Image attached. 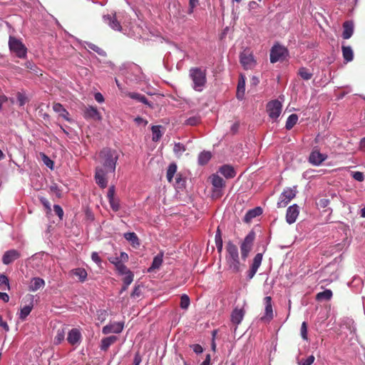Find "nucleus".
Listing matches in <instances>:
<instances>
[{
  "mask_svg": "<svg viewBox=\"0 0 365 365\" xmlns=\"http://www.w3.org/2000/svg\"><path fill=\"white\" fill-rule=\"evenodd\" d=\"M25 66L26 68L31 70V71H33L34 72H35L36 73H37V71H36V66H35V64H34L31 61H27L26 63H25Z\"/></svg>",
  "mask_w": 365,
  "mask_h": 365,
  "instance_id": "nucleus-60",
  "label": "nucleus"
},
{
  "mask_svg": "<svg viewBox=\"0 0 365 365\" xmlns=\"http://www.w3.org/2000/svg\"><path fill=\"white\" fill-rule=\"evenodd\" d=\"M342 37L344 39H349L354 33V24L351 21H346L343 24Z\"/></svg>",
  "mask_w": 365,
  "mask_h": 365,
  "instance_id": "nucleus-20",
  "label": "nucleus"
},
{
  "mask_svg": "<svg viewBox=\"0 0 365 365\" xmlns=\"http://www.w3.org/2000/svg\"><path fill=\"white\" fill-rule=\"evenodd\" d=\"M215 244L219 252H222V239L221 236V232L220 228L218 227L215 235Z\"/></svg>",
  "mask_w": 365,
  "mask_h": 365,
  "instance_id": "nucleus-40",
  "label": "nucleus"
},
{
  "mask_svg": "<svg viewBox=\"0 0 365 365\" xmlns=\"http://www.w3.org/2000/svg\"><path fill=\"white\" fill-rule=\"evenodd\" d=\"M200 121V119L197 116H193L187 118L185 121V124L188 125H197Z\"/></svg>",
  "mask_w": 365,
  "mask_h": 365,
  "instance_id": "nucleus-49",
  "label": "nucleus"
},
{
  "mask_svg": "<svg viewBox=\"0 0 365 365\" xmlns=\"http://www.w3.org/2000/svg\"><path fill=\"white\" fill-rule=\"evenodd\" d=\"M73 275L78 277L81 282H84L87 277V272L83 268H76L71 270Z\"/></svg>",
  "mask_w": 365,
  "mask_h": 365,
  "instance_id": "nucleus-33",
  "label": "nucleus"
},
{
  "mask_svg": "<svg viewBox=\"0 0 365 365\" xmlns=\"http://www.w3.org/2000/svg\"><path fill=\"white\" fill-rule=\"evenodd\" d=\"M67 341L71 346H78L82 340L81 331L77 328H73L68 332Z\"/></svg>",
  "mask_w": 365,
  "mask_h": 365,
  "instance_id": "nucleus-14",
  "label": "nucleus"
},
{
  "mask_svg": "<svg viewBox=\"0 0 365 365\" xmlns=\"http://www.w3.org/2000/svg\"><path fill=\"white\" fill-rule=\"evenodd\" d=\"M119 257V260L120 262H127L128 260V255L127 253L124 252H120V257Z\"/></svg>",
  "mask_w": 365,
  "mask_h": 365,
  "instance_id": "nucleus-63",
  "label": "nucleus"
},
{
  "mask_svg": "<svg viewBox=\"0 0 365 365\" xmlns=\"http://www.w3.org/2000/svg\"><path fill=\"white\" fill-rule=\"evenodd\" d=\"M210 178L214 187L212 195L217 197H221L222 193L220 190L225 187V181L216 174H213Z\"/></svg>",
  "mask_w": 365,
  "mask_h": 365,
  "instance_id": "nucleus-10",
  "label": "nucleus"
},
{
  "mask_svg": "<svg viewBox=\"0 0 365 365\" xmlns=\"http://www.w3.org/2000/svg\"><path fill=\"white\" fill-rule=\"evenodd\" d=\"M192 350L196 354H201L203 351V349L200 344H193L192 346Z\"/></svg>",
  "mask_w": 365,
  "mask_h": 365,
  "instance_id": "nucleus-61",
  "label": "nucleus"
},
{
  "mask_svg": "<svg viewBox=\"0 0 365 365\" xmlns=\"http://www.w3.org/2000/svg\"><path fill=\"white\" fill-rule=\"evenodd\" d=\"M26 304L21 309L19 319L24 321L31 313L34 307V297L32 294H27L24 298Z\"/></svg>",
  "mask_w": 365,
  "mask_h": 365,
  "instance_id": "nucleus-7",
  "label": "nucleus"
},
{
  "mask_svg": "<svg viewBox=\"0 0 365 365\" xmlns=\"http://www.w3.org/2000/svg\"><path fill=\"white\" fill-rule=\"evenodd\" d=\"M252 247L249 245H246L244 242H242L240 245V251H241V258L243 261H245L247 258L249 253L252 250Z\"/></svg>",
  "mask_w": 365,
  "mask_h": 365,
  "instance_id": "nucleus-34",
  "label": "nucleus"
},
{
  "mask_svg": "<svg viewBox=\"0 0 365 365\" xmlns=\"http://www.w3.org/2000/svg\"><path fill=\"white\" fill-rule=\"evenodd\" d=\"M50 190L55 193L56 195L58 197H61V190L58 187V185L56 183H53L51 186H50Z\"/></svg>",
  "mask_w": 365,
  "mask_h": 365,
  "instance_id": "nucleus-52",
  "label": "nucleus"
},
{
  "mask_svg": "<svg viewBox=\"0 0 365 365\" xmlns=\"http://www.w3.org/2000/svg\"><path fill=\"white\" fill-rule=\"evenodd\" d=\"M115 187L110 186L108 188V193H107V197L108 200H110L111 199H113L115 197Z\"/></svg>",
  "mask_w": 365,
  "mask_h": 365,
  "instance_id": "nucleus-59",
  "label": "nucleus"
},
{
  "mask_svg": "<svg viewBox=\"0 0 365 365\" xmlns=\"http://www.w3.org/2000/svg\"><path fill=\"white\" fill-rule=\"evenodd\" d=\"M119 274L123 275L130 272V270L122 262L117 264L115 267Z\"/></svg>",
  "mask_w": 365,
  "mask_h": 365,
  "instance_id": "nucleus-45",
  "label": "nucleus"
},
{
  "mask_svg": "<svg viewBox=\"0 0 365 365\" xmlns=\"http://www.w3.org/2000/svg\"><path fill=\"white\" fill-rule=\"evenodd\" d=\"M206 70L198 67L191 68L189 71V76L191 78L192 88L196 91H202L207 83Z\"/></svg>",
  "mask_w": 365,
  "mask_h": 365,
  "instance_id": "nucleus-3",
  "label": "nucleus"
},
{
  "mask_svg": "<svg viewBox=\"0 0 365 365\" xmlns=\"http://www.w3.org/2000/svg\"><path fill=\"white\" fill-rule=\"evenodd\" d=\"M226 264L228 269L232 273H238L242 271V267H245L244 263L240 261L237 247L231 241H229L226 245Z\"/></svg>",
  "mask_w": 365,
  "mask_h": 365,
  "instance_id": "nucleus-2",
  "label": "nucleus"
},
{
  "mask_svg": "<svg viewBox=\"0 0 365 365\" xmlns=\"http://www.w3.org/2000/svg\"><path fill=\"white\" fill-rule=\"evenodd\" d=\"M109 262H111L112 264H113L115 265V267H117V264H120V262L119 260V257H110L108 259Z\"/></svg>",
  "mask_w": 365,
  "mask_h": 365,
  "instance_id": "nucleus-64",
  "label": "nucleus"
},
{
  "mask_svg": "<svg viewBox=\"0 0 365 365\" xmlns=\"http://www.w3.org/2000/svg\"><path fill=\"white\" fill-rule=\"evenodd\" d=\"M163 253L160 252L158 254L153 260L151 266L148 268V272L153 271L160 268L163 263Z\"/></svg>",
  "mask_w": 365,
  "mask_h": 365,
  "instance_id": "nucleus-29",
  "label": "nucleus"
},
{
  "mask_svg": "<svg viewBox=\"0 0 365 365\" xmlns=\"http://www.w3.org/2000/svg\"><path fill=\"white\" fill-rule=\"evenodd\" d=\"M21 255L19 251L16 250H10L6 251L2 257V262L4 264H9L14 260L19 259Z\"/></svg>",
  "mask_w": 365,
  "mask_h": 365,
  "instance_id": "nucleus-18",
  "label": "nucleus"
},
{
  "mask_svg": "<svg viewBox=\"0 0 365 365\" xmlns=\"http://www.w3.org/2000/svg\"><path fill=\"white\" fill-rule=\"evenodd\" d=\"M91 259L96 262L97 264H100L101 262V259L98 255V254L96 252H93L91 255Z\"/></svg>",
  "mask_w": 365,
  "mask_h": 365,
  "instance_id": "nucleus-62",
  "label": "nucleus"
},
{
  "mask_svg": "<svg viewBox=\"0 0 365 365\" xmlns=\"http://www.w3.org/2000/svg\"><path fill=\"white\" fill-rule=\"evenodd\" d=\"M127 96L132 99L136 100L137 101L141 102L143 104L148 106L150 108L153 107L152 104L148 102V99L144 95L135 92H129L128 93Z\"/></svg>",
  "mask_w": 365,
  "mask_h": 365,
  "instance_id": "nucleus-28",
  "label": "nucleus"
},
{
  "mask_svg": "<svg viewBox=\"0 0 365 365\" xmlns=\"http://www.w3.org/2000/svg\"><path fill=\"white\" fill-rule=\"evenodd\" d=\"M297 194V187H287L281 193L279 201L277 202V207L279 208L285 207L289 202L295 197Z\"/></svg>",
  "mask_w": 365,
  "mask_h": 365,
  "instance_id": "nucleus-6",
  "label": "nucleus"
},
{
  "mask_svg": "<svg viewBox=\"0 0 365 365\" xmlns=\"http://www.w3.org/2000/svg\"><path fill=\"white\" fill-rule=\"evenodd\" d=\"M124 237L126 240L129 241L134 247L140 245L138 237L135 232H126L124 234Z\"/></svg>",
  "mask_w": 365,
  "mask_h": 365,
  "instance_id": "nucleus-32",
  "label": "nucleus"
},
{
  "mask_svg": "<svg viewBox=\"0 0 365 365\" xmlns=\"http://www.w3.org/2000/svg\"><path fill=\"white\" fill-rule=\"evenodd\" d=\"M240 63L245 69H251L255 66V61L252 54L247 50L241 53Z\"/></svg>",
  "mask_w": 365,
  "mask_h": 365,
  "instance_id": "nucleus-12",
  "label": "nucleus"
},
{
  "mask_svg": "<svg viewBox=\"0 0 365 365\" xmlns=\"http://www.w3.org/2000/svg\"><path fill=\"white\" fill-rule=\"evenodd\" d=\"M314 356L310 355L306 359H302L298 362V365H312L314 361Z\"/></svg>",
  "mask_w": 365,
  "mask_h": 365,
  "instance_id": "nucleus-48",
  "label": "nucleus"
},
{
  "mask_svg": "<svg viewBox=\"0 0 365 365\" xmlns=\"http://www.w3.org/2000/svg\"><path fill=\"white\" fill-rule=\"evenodd\" d=\"M288 55L287 49L277 43L270 50V62L274 63L277 61H284Z\"/></svg>",
  "mask_w": 365,
  "mask_h": 365,
  "instance_id": "nucleus-5",
  "label": "nucleus"
},
{
  "mask_svg": "<svg viewBox=\"0 0 365 365\" xmlns=\"http://www.w3.org/2000/svg\"><path fill=\"white\" fill-rule=\"evenodd\" d=\"M341 50H342V55H343L344 59L346 62L351 61L354 58V53H353V51H352L351 46H342Z\"/></svg>",
  "mask_w": 365,
  "mask_h": 365,
  "instance_id": "nucleus-30",
  "label": "nucleus"
},
{
  "mask_svg": "<svg viewBox=\"0 0 365 365\" xmlns=\"http://www.w3.org/2000/svg\"><path fill=\"white\" fill-rule=\"evenodd\" d=\"M264 303L265 305L264 315L261 317L263 322H269L274 318V312L272 304V297L268 296L264 298Z\"/></svg>",
  "mask_w": 365,
  "mask_h": 365,
  "instance_id": "nucleus-13",
  "label": "nucleus"
},
{
  "mask_svg": "<svg viewBox=\"0 0 365 365\" xmlns=\"http://www.w3.org/2000/svg\"><path fill=\"white\" fill-rule=\"evenodd\" d=\"M220 173L226 178H233L236 175L234 168L230 165H224L220 168Z\"/></svg>",
  "mask_w": 365,
  "mask_h": 365,
  "instance_id": "nucleus-24",
  "label": "nucleus"
},
{
  "mask_svg": "<svg viewBox=\"0 0 365 365\" xmlns=\"http://www.w3.org/2000/svg\"><path fill=\"white\" fill-rule=\"evenodd\" d=\"M282 105L278 100H274L269 102L267 105V111L269 116L276 120L279 116L282 111Z\"/></svg>",
  "mask_w": 365,
  "mask_h": 365,
  "instance_id": "nucleus-8",
  "label": "nucleus"
},
{
  "mask_svg": "<svg viewBox=\"0 0 365 365\" xmlns=\"http://www.w3.org/2000/svg\"><path fill=\"white\" fill-rule=\"evenodd\" d=\"M184 151H185V147L182 144L180 143H177L175 144L173 148V152L178 158H180L182 155V153Z\"/></svg>",
  "mask_w": 365,
  "mask_h": 365,
  "instance_id": "nucleus-41",
  "label": "nucleus"
},
{
  "mask_svg": "<svg viewBox=\"0 0 365 365\" xmlns=\"http://www.w3.org/2000/svg\"><path fill=\"white\" fill-rule=\"evenodd\" d=\"M9 46L10 51L20 58H24L26 56L27 48L21 40L14 36H10L9 40Z\"/></svg>",
  "mask_w": 365,
  "mask_h": 365,
  "instance_id": "nucleus-4",
  "label": "nucleus"
},
{
  "mask_svg": "<svg viewBox=\"0 0 365 365\" xmlns=\"http://www.w3.org/2000/svg\"><path fill=\"white\" fill-rule=\"evenodd\" d=\"M299 213V207L296 204L288 207L286 214V220L289 224L294 223Z\"/></svg>",
  "mask_w": 365,
  "mask_h": 365,
  "instance_id": "nucleus-17",
  "label": "nucleus"
},
{
  "mask_svg": "<svg viewBox=\"0 0 365 365\" xmlns=\"http://www.w3.org/2000/svg\"><path fill=\"white\" fill-rule=\"evenodd\" d=\"M118 340V337L116 336H110L106 338H103L101 340V344L100 348L101 350L106 351L108 349L110 345L113 344Z\"/></svg>",
  "mask_w": 365,
  "mask_h": 365,
  "instance_id": "nucleus-26",
  "label": "nucleus"
},
{
  "mask_svg": "<svg viewBox=\"0 0 365 365\" xmlns=\"http://www.w3.org/2000/svg\"><path fill=\"white\" fill-rule=\"evenodd\" d=\"M45 286V281L40 277H34L31 279L29 289L31 292H36Z\"/></svg>",
  "mask_w": 365,
  "mask_h": 365,
  "instance_id": "nucleus-23",
  "label": "nucleus"
},
{
  "mask_svg": "<svg viewBox=\"0 0 365 365\" xmlns=\"http://www.w3.org/2000/svg\"><path fill=\"white\" fill-rule=\"evenodd\" d=\"M124 328V322H113L103 327L102 332L104 334L110 333L119 334Z\"/></svg>",
  "mask_w": 365,
  "mask_h": 365,
  "instance_id": "nucleus-15",
  "label": "nucleus"
},
{
  "mask_svg": "<svg viewBox=\"0 0 365 365\" xmlns=\"http://www.w3.org/2000/svg\"><path fill=\"white\" fill-rule=\"evenodd\" d=\"M190 305V299L187 295L183 294L180 298V307L187 309Z\"/></svg>",
  "mask_w": 365,
  "mask_h": 365,
  "instance_id": "nucleus-44",
  "label": "nucleus"
},
{
  "mask_svg": "<svg viewBox=\"0 0 365 365\" xmlns=\"http://www.w3.org/2000/svg\"><path fill=\"white\" fill-rule=\"evenodd\" d=\"M255 239V233L253 231L250 232L245 237L242 242H244L246 245H249L251 247L253 246V242Z\"/></svg>",
  "mask_w": 365,
  "mask_h": 365,
  "instance_id": "nucleus-43",
  "label": "nucleus"
},
{
  "mask_svg": "<svg viewBox=\"0 0 365 365\" xmlns=\"http://www.w3.org/2000/svg\"><path fill=\"white\" fill-rule=\"evenodd\" d=\"M212 155L210 152L203 151L198 156V163L201 165L207 164L211 159Z\"/></svg>",
  "mask_w": 365,
  "mask_h": 365,
  "instance_id": "nucleus-31",
  "label": "nucleus"
},
{
  "mask_svg": "<svg viewBox=\"0 0 365 365\" xmlns=\"http://www.w3.org/2000/svg\"><path fill=\"white\" fill-rule=\"evenodd\" d=\"M53 109L55 112L59 113V115L64 118L68 122L71 121V118H69V113L63 108L61 103H53Z\"/></svg>",
  "mask_w": 365,
  "mask_h": 365,
  "instance_id": "nucleus-22",
  "label": "nucleus"
},
{
  "mask_svg": "<svg viewBox=\"0 0 365 365\" xmlns=\"http://www.w3.org/2000/svg\"><path fill=\"white\" fill-rule=\"evenodd\" d=\"M262 213V209L259 207H255L249 210L244 217V221L246 222H250L253 218L259 216Z\"/></svg>",
  "mask_w": 365,
  "mask_h": 365,
  "instance_id": "nucleus-27",
  "label": "nucleus"
},
{
  "mask_svg": "<svg viewBox=\"0 0 365 365\" xmlns=\"http://www.w3.org/2000/svg\"><path fill=\"white\" fill-rule=\"evenodd\" d=\"M160 125H153L151 128V130L153 133L152 140L154 142H158L162 137V133L160 132Z\"/></svg>",
  "mask_w": 365,
  "mask_h": 365,
  "instance_id": "nucleus-38",
  "label": "nucleus"
},
{
  "mask_svg": "<svg viewBox=\"0 0 365 365\" xmlns=\"http://www.w3.org/2000/svg\"><path fill=\"white\" fill-rule=\"evenodd\" d=\"M177 171V165L174 163H170L168 166V168L167 170V179L169 182H171L173 181L174 175L175 174Z\"/></svg>",
  "mask_w": 365,
  "mask_h": 365,
  "instance_id": "nucleus-36",
  "label": "nucleus"
},
{
  "mask_svg": "<svg viewBox=\"0 0 365 365\" xmlns=\"http://www.w3.org/2000/svg\"><path fill=\"white\" fill-rule=\"evenodd\" d=\"M301 336L303 339L308 340V336H307V324L305 322H302L301 326Z\"/></svg>",
  "mask_w": 365,
  "mask_h": 365,
  "instance_id": "nucleus-51",
  "label": "nucleus"
},
{
  "mask_svg": "<svg viewBox=\"0 0 365 365\" xmlns=\"http://www.w3.org/2000/svg\"><path fill=\"white\" fill-rule=\"evenodd\" d=\"M41 155H42V160H43V163H45V165L46 166H48V168H50L51 169H52L53 166V162L44 153H42Z\"/></svg>",
  "mask_w": 365,
  "mask_h": 365,
  "instance_id": "nucleus-54",
  "label": "nucleus"
},
{
  "mask_svg": "<svg viewBox=\"0 0 365 365\" xmlns=\"http://www.w3.org/2000/svg\"><path fill=\"white\" fill-rule=\"evenodd\" d=\"M245 77L242 75H240V78L238 81L237 88V98L239 100H242L245 96Z\"/></svg>",
  "mask_w": 365,
  "mask_h": 365,
  "instance_id": "nucleus-25",
  "label": "nucleus"
},
{
  "mask_svg": "<svg viewBox=\"0 0 365 365\" xmlns=\"http://www.w3.org/2000/svg\"><path fill=\"white\" fill-rule=\"evenodd\" d=\"M199 4V0H189L188 14H192L194 9Z\"/></svg>",
  "mask_w": 365,
  "mask_h": 365,
  "instance_id": "nucleus-56",
  "label": "nucleus"
},
{
  "mask_svg": "<svg viewBox=\"0 0 365 365\" xmlns=\"http://www.w3.org/2000/svg\"><path fill=\"white\" fill-rule=\"evenodd\" d=\"M65 338V331L63 329H58L57 331L56 335L54 337V344H61Z\"/></svg>",
  "mask_w": 365,
  "mask_h": 365,
  "instance_id": "nucleus-42",
  "label": "nucleus"
},
{
  "mask_svg": "<svg viewBox=\"0 0 365 365\" xmlns=\"http://www.w3.org/2000/svg\"><path fill=\"white\" fill-rule=\"evenodd\" d=\"M101 165L96 168L95 180L96 184L102 189L108 185V175L114 173L118 155L115 150L103 148L99 153Z\"/></svg>",
  "mask_w": 365,
  "mask_h": 365,
  "instance_id": "nucleus-1",
  "label": "nucleus"
},
{
  "mask_svg": "<svg viewBox=\"0 0 365 365\" xmlns=\"http://www.w3.org/2000/svg\"><path fill=\"white\" fill-rule=\"evenodd\" d=\"M351 176L354 180L358 182H363L364 180V175L363 173L359 171L352 172Z\"/></svg>",
  "mask_w": 365,
  "mask_h": 365,
  "instance_id": "nucleus-50",
  "label": "nucleus"
},
{
  "mask_svg": "<svg viewBox=\"0 0 365 365\" xmlns=\"http://www.w3.org/2000/svg\"><path fill=\"white\" fill-rule=\"evenodd\" d=\"M125 277H123V284L129 286L133 281L134 274L130 271L125 274Z\"/></svg>",
  "mask_w": 365,
  "mask_h": 365,
  "instance_id": "nucleus-46",
  "label": "nucleus"
},
{
  "mask_svg": "<svg viewBox=\"0 0 365 365\" xmlns=\"http://www.w3.org/2000/svg\"><path fill=\"white\" fill-rule=\"evenodd\" d=\"M0 284H4L6 286V289L8 290L10 289V284H9V279L4 274H0Z\"/></svg>",
  "mask_w": 365,
  "mask_h": 365,
  "instance_id": "nucleus-53",
  "label": "nucleus"
},
{
  "mask_svg": "<svg viewBox=\"0 0 365 365\" xmlns=\"http://www.w3.org/2000/svg\"><path fill=\"white\" fill-rule=\"evenodd\" d=\"M40 202L44 206V207L47 210V212H50L51 211V204L46 198L41 197L40 198Z\"/></svg>",
  "mask_w": 365,
  "mask_h": 365,
  "instance_id": "nucleus-57",
  "label": "nucleus"
},
{
  "mask_svg": "<svg viewBox=\"0 0 365 365\" xmlns=\"http://www.w3.org/2000/svg\"><path fill=\"white\" fill-rule=\"evenodd\" d=\"M298 115L297 114L290 115L286 122L285 128L287 130H291L297 123Z\"/></svg>",
  "mask_w": 365,
  "mask_h": 365,
  "instance_id": "nucleus-35",
  "label": "nucleus"
},
{
  "mask_svg": "<svg viewBox=\"0 0 365 365\" xmlns=\"http://www.w3.org/2000/svg\"><path fill=\"white\" fill-rule=\"evenodd\" d=\"M317 205L322 208H325L329 205V200L326 198L320 199L317 202Z\"/></svg>",
  "mask_w": 365,
  "mask_h": 365,
  "instance_id": "nucleus-58",
  "label": "nucleus"
},
{
  "mask_svg": "<svg viewBox=\"0 0 365 365\" xmlns=\"http://www.w3.org/2000/svg\"><path fill=\"white\" fill-rule=\"evenodd\" d=\"M298 74L302 79L306 81L311 79L313 76V74L309 71V69L304 67L299 68Z\"/></svg>",
  "mask_w": 365,
  "mask_h": 365,
  "instance_id": "nucleus-39",
  "label": "nucleus"
},
{
  "mask_svg": "<svg viewBox=\"0 0 365 365\" xmlns=\"http://www.w3.org/2000/svg\"><path fill=\"white\" fill-rule=\"evenodd\" d=\"M103 20L105 24H108L112 29L116 31H122V26L116 17V14L103 15Z\"/></svg>",
  "mask_w": 365,
  "mask_h": 365,
  "instance_id": "nucleus-11",
  "label": "nucleus"
},
{
  "mask_svg": "<svg viewBox=\"0 0 365 365\" xmlns=\"http://www.w3.org/2000/svg\"><path fill=\"white\" fill-rule=\"evenodd\" d=\"M53 210L55 213L58 216L59 219L62 220L63 217V210L62 207L58 205H54Z\"/></svg>",
  "mask_w": 365,
  "mask_h": 365,
  "instance_id": "nucleus-55",
  "label": "nucleus"
},
{
  "mask_svg": "<svg viewBox=\"0 0 365 365\" xmlns=\"http://www.w3.org/2000/svg\"><path fill=\"white\" fill-rule=\"evenodd\" d=\"M332 297V292L330 289H326L323 292H319L317 296L316 299L318 301L320 300H329Z\"/></svg>",
  "mask_w": 365,
  "mask_h": 365,
  "instance_id": "nucleus-37",
  "label": "nucleus"
},
{
  "mask_svg": "<svg viewBox=\"0 0 365 365\" xmlns=\"http://www.w3.org/2000/svg\"><path fill=\"white\" fill-rule=\"evenodd\" d=\"M84 118L86 119L101 120V116L98 110L94 107L86 108L84 110Z\"/></svg>",
  "mask_w": 365,
  "mask_h": 365,
  "instance_id": "nucleus-21",
  "label": "nucleus"
},
{
  "mask_svg": "<svg viewBox=\"0 0 365 365\" xmlns=\"http://www.w3.org/2000/svg\"><path fill=\"white\" fill-rule=\"evenodd\" d=\"M109 201V204L110 205V207L114 212H117L120 209V204H119V200L118 198H113L111 199Z\"/></svg>",
  "mask_w": 365,
  "mask_h": 365,
  "instance_id": "nucleus-47",
  "label": "nucleus"
},
{
  "mask_svg": "<svg viewBox=\"0 0 365 365\" xmlns=\"http://www.w3.org/2000/svg\"><path fill=\"white\" fill-rule=\"evenodd\" d=\"M245 314V311L244 308H235L231 314L232 322L235 325L240 324L244 318Z\"/></svg>",
  "mask_w": 365,
  "mask_h": 365,
  "instance_id": "nucleus-19",
  "label": "nucleus"
},
{
  "mask_svg": "<svg viewBox=\"0 0 365 365\" xmlns=\"http://www.w3.org/2000/svg\"><path fill=\"white\" fill-rule=\"evenodd\" d=\"M327 154L320 153L318 147H314L309 156V162L313 165L319 166L327 159Z\"/></svg>",
  "mask_w": 365,
  "mask_h": 365,
  "instance_id": "nucleus-9",
  "label": "nucleus"
},
{
  "mask_svg": "<svg viewBox=\"0 0 365 365\" xmlns=\"http://www.w3.org/2000/svg\"><path fill=\"white\" fill-rule=\"evenodd\" d=\"M262 261V253H257L254 259L252 264L250 267V269L247 272V277L249 279H251L254 277L256 272H257L258 268L260 267L261 263Z\"/></svg>",
  "mask_w": 365,
  "mask_h": 365,
  "instance_id": "nucleus-16",
  "label": "nucleus"
}]
</instances>
